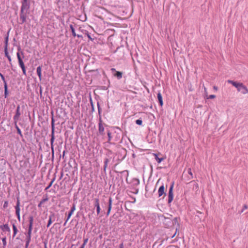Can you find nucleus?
<instances>
[{
	"mask_svg": "<svg viewBox=\"0 0 248 248\" xmlns=\"http://www.w3.org/2000/svg\"><path fill=\"white\" fill-rule=\"evenodd\" d=\"M4 54H5V56L8 58V61H9L10 64H12V63H11L12 59H11L10 56H9V55L8 54V48H6V47H4Z\"/></svg>",
	"mask_w": 248,
	"mask_h": 248,
	"instance_id": "16",
	"label": "nucleus"
},
{
	"mask_svg": "<svg viewBox=\"0 0 248 248\" xmlns=\"http://www.w3.org/2000/svg\"><path fill=\"white\" fill-rule=\"evenodd\" d=\"M119 248H124V245L123 243L120 245Z\"/></svg>",
	"mask_w": 248,
	"mask_h": 248,
	"instance_id": "41",
	"label": "nucleus"
},
{
	"mask_svg": "<svg viewBox=\"0 0 248 248\" xmlns=\"http://www.w3.org/2000/svg\"><path fill=\"white\" fill-rule=\"evenodd\" d=\"M16 55H17V58L18 63H19V65L22 70L23 74L26 76V70L25 66L24 64L23 61L20 56V53L19 52H17Z\"/></svg>",
	"mask_w": 248,
	"mask_h": 248,
	"instance_id": "2",
	"label": "nucleus"
},
{
	"mask_svg": "<svg viewBox=\"0 0 248 248\" xmlns=\"http://www.w3.org/2000/svg\"><path fill=\"white\" fill-rule=\"evenodd\" d=\"M240 90L238 91L239 92H241L243 94H246L248 93V88L242 83V86H240Z\"/></svg>",
	"mask_w": 248,
	"mask_h": 248,
	"instance_id": "15",
	"label": "nucleus"
},
{
	"mask_svg": "<svg viewBox=\"0 0 248 248\" xmlns=\"http://www.w3.org/2000/svg\"><path fill=\"white\" fill-rule=\"evenodd\" d=\"M112 200L111 198H109L108 200V212L107 213V215L108 216L110 213L111 208H112Z\"/></svg>",
	"mask_w": 248,
	"mask_h": 248,
	"instance_id": "13",
	"label": "nucleus"
},
{
	"mask_svg": "<svg viewBox=\"0 0 248 248\" xmlns=\"http://www.w3.org/2000/svg\"><path fill=\"white\" fill-rule=\"evenodd\" d=\"M204 91L206 93H207V89L206 88H204Z\"/></svg>",
	"mask_w": 248,
	"mask_h": 248,
	"instance_id": "45",
	"label": "nucleus"
},
{
	"mask_svg": "<svg viewBox=\"0 0 248 248\" xmlns=\"http://www.w3.org/2000/svg\"><path fill=\"white\" fill-rule=\"evenodd\" d=\"M8 202L7 201H5L4 203V204H3V207L4 208H6L8 206Z\"/></svg>",
	"mask_w": 248,
	"mask_h": 248,
	"instance_id": "40",
	"label": "nucleus"
},
{
	"mask_svg": "<svg viewBox=\"0 0 248 248\" xmlns=\"http://www.w3.org/2000/svg\"><path fill=\"white\" fill-rule=\"evenodd\" d=\"M99 131L101 134H103L104 131V127L101 123L99 124Z\"/></svg>",
	"mask_w": 248,
	"mask_h": 248,
	"instance_id": "23",
	"label": "nucleus"
},
{
	"mask_svg": "<svg viewBox=\"0 0 248 248\" xmlns=\"http://www.w3.org/2000/svg\"><path fill=\"white\" fill-rule=\"evenodd\" d=\"M109 162V160L108 158H106L105 159V162H104V170H106V169L107 168V166H108V162Z\"/></svg>",
	"mask_w": 248,
	"mask_h": 248,
	"instance_id": "30",
	"label": "nucleus"
},
{
	"mask_svg": "<svg viewBox=\"0 0 248 248\" xmlns=\"http://www.w3.org/2000/svg\"><path fill=\"white\" fill-rule=\"evenodd\" d=\"M154 155L155 156V159L158 163H160L164 160V158H163L158 157L157 155L155 154H154Z\"/></svg>",
	"mask_w": 248,
	"mask_h": 248,
	"instance_id": "24",
	"label": "nucleus"
},
{
	"mask_svg": "<svg viewBox=\"0 0 248 248\" xmlns=\"http://www.w3.org/2000/svg\"><path fill=\"white\" fill-rule=\"evenodd\" d=\"M157 98H158L160 105L161 106H162L163 104V99H162V95L160 92H159L157 93Z\"/></svg>",
	"mask_w": 248,
	"mask_h": 248,
	"instance_id": "18",
	"label": "nucleus"
},
{
	"mask_svg": "<svg viewBox=\"0 0 248 248\" xmlns=\"http://www.w3.org/2000/svg\"><path fill=\"white\" fill-rule=\"evenodd\" d=\"M8 36H7L5 39V46L4 47H8Z\"/></svg>",
	"mask_w": 248,
	"mask_h": 248,
	"instance_id": "31",
	"label": "nucleus"
},
{
	"mask_svg": "<svg viewBox=\"0 0 248 248\" xmlns=\"http://www.w3.org/2000/svg\"><path fill=\"white\" fill-rule=\"evenodd\" d=\"M114 76L118 78H121L122 77V73L121 72L117 71Z\"/></svg>",
	"mask_w": 248,
	"mask_h": 248,
	"instance_id": "27",
	"label": "nucleus"
},
{
	"mask_svg": "<svg viewBox=\"0 0 248 248\" xmlns=\"http://www.w3.org/2000/svg\"><path fill=\"white\" fill-rule=\"evenodd\" d=\"M248 206L247 205H244V209H248Z\"/></svg>",
	"mask_w": 248,
	"mask_h": 248,
	"instance_id": "44",
	"label": "nucleus"
},
{
	"mask_svg": "<svg viewBox=\"0 0 248 248\" xmlns=\"http://www.w3.org/2000/svg\"><path fill=\"white\" fill-rule=\"evenodd\" d=\"M31 240V235H27V238H26V245H25L26 248H27L29 246V243H30Z\"/></svg>",
	"mask_w": 248,
	"mask_h": 248,
	"instance_id": "21",
	"label": "nucleus"
},
{
	"mask_svg": "<svg viewBox=\"0 0 248 248\" xmlns=\"http://www.w3.org/2000/svg\"><path fill=\"white\" fill-rule=\"evenodd\" d=\"M158 196L159 197H161V196H162L163 194L166 195V193L165 192V187H164V185H162L159 188V189H158Z\"/></svg>",
	"mask_w": 248,
	"mask_h": 248,
	"instance_id": "12",
	"label": "nucleus"
},
{
	"mask_svg": "<svg viewBox=\"0 0 248 248\" xmlns=\"http://www.w3.org/2000/svg\"><path fill=\"white\" fill-rule=\"evenodd\" d=\"M21 53L22 55H23V52L22 51L21 52ZM23 57H24V56H23Z\"/></svg>",
	"mask_w": 248,
	"mask_h": 248,
	"instance_id": "48",
	"label": "nucleus"
},
{
	"mask_svg": "<svg viewBox=\"0 0 248 248\" xmlns=\"http://www.w3.org/2000/svg\"><path fill=\"white\" fill-rule=\"evenodd\" d=\"M76 210V205L74 203L73 204V207H72L71 209V211H70V212L69 213L68 215V216H67V217L66 218V220L65 222V223H64V225L65 226L67 221L68 220V219L70 218L71 216L72 215V214H73V212Z\"/></svg>",
	"mask_w": 248,
	"mask_h": 248,
	"instance_id": "11",
	"label": "nucleus"
},
{
	"mask_svg": "<svg viewBox=\"0 0 248 248\" xmlns=\"http://www.w3.org/2000/svg\"><path fill=\"white\" fill-rule=\"evenodd\" d=\"M2 242L3 244V248H5V247L6 246L7 242H6V237H4L2 238Z\"/></svg>",
	"mask_w": 248,
	"mask_h": 248,
	"instance_id": "28",
	"label": "nucleus"
},
{
	"mask_svg": "<svg viewBox=\"0 0 248 248\" xmlns=\"http://www.w3.org/2000/svg\"><path fill=\"white\" fill-rule=\"evenodd\" d=\"M34 218L32 216H30L29 217V222L33 223Z\"/></svg>",
	"mask_w": 248,
	"mask_h": 248,
	"instance_id": "35",
	"label": "nucleus"
},
{
	"mask_svg": "<svg viewBox=\"0 0 248 248\" xmlns=\"http://www.w3.org/2000/svg\"><path fill=\"white\" fill-rule=\"evenodd\" d=\"M176 233L172 236V237H174V235H175Z\"/></svg>",
	"mask_w": 248,
	"mask_h": 248,
	"instance_id": "50",
	"label": "nucleus"
},
{
	"mask_svg": "<svg viewBox=\"0 0 248 248\" xmlns=\"http://www.w3.org/2000/svg\"><path fill=\"white\" fill-rule=\"evenodd\" d=\"M76 210V205L74 203L73 204V207H72L71 209V211H70V212L69 213L68 215V216H67V217L66 218V220L65 222V223H64V225L65 226L67 221L68 220V219L70 218L71 216L72 215V214H73V212Z\"/></svg>",
	"mask_w": 248,
	"mask_h": 248,
	"instance_id": "10",
	"label": "nucleus"
},
{
	"mask_svg": "<svg viewBox=\"0 0 248 248\" xmlns=\"http://www.w3.org/2000/svg\"><path fill=\"white\" fill-rule=\"evenodd\" d=\"M51 127H52V131L51 134V139H50V144H51V149L52 150V154H54V145L53 143L55 140V136H54V120L52 119L51 122Z\"/></svg>",
	"mask_w": 248,
	"mask_h": 248,
	"instance_id": "1",
	"label": "nucleus"
},
{
	"mask_svg": "<svg viewBox=\"0 0 248 248\" xmlns=\"http://www.w3.org/2000/svg\"><path fill=\"white\" fill-rule=\"evenodd\" d=\"M94 205L96 208L97 214L99 215L100 213L101 209L98 199L96 198L94 200Z\"/></svg>",
	"mask_w": 248,
	"mask_h": 248,
	"instance_id": "7",
	"label": "nucleus"
},
{
	"mask_svg": "<svg viewBox=\"0 0 248 248\" xmlns=\"http://www.w3.org/2000/svg\"><path fill=\"white\" fill-rule=\"evenodd\" d=\"M16 209V214L17 216V218L19 220H20V201L18 198L17 199V202L16 205L15 206Z\"/></svg>",
	"mask_w": 248,
	"mask_h": 248,
	"instance_id": "4",
	"label": "nucleus"
},
{
	"mask_svg": "<svg viewBox=\"0 0 248 248\" xmlns=\"http://www.w3.org/2000/svg\"><path fill=\"white\" fill-rule=\"evenodd\" d=\"M1 229L3 230H5L9 232H10V229L8 226V225L7 224H4L3 226H1Z\"/></svg>",
	"mask_w": 248,
	"mask_h": 248,
	"instance_id": "22",
	"label": "nucleus"
},
{
	"mask_svg": "<svg viewBox=\"0 0 248 248\" xmlns=\"http://www.w3.org/2000/svg\"><path fill=\"white\" fill-rule=\"evenodd\" d=\"M41 72H42L41 67L40 66L37 67V69H36V72H37V75L38 76L40 80H41V78H42Z\"/></svg>",
	"mask_w": 248,
	"mask_h": 248,
	"instance_id": "17",
	"label": "nucleus"
},
{
	"mask_svg": "<svg viewBox=\"0 0 248 248\" xmlns=\"http://www.w3.org/2000/svg\"><path fill=\"white\" fill-rule=\"evenodd\" d=\"M32 225H33V223L29 222V229H28V231L27 232V235H31Z\"/></svg>",
	"mask_w": 248,
	"mask_h": 248,
	"instance_id": "20",
	"label": "nucleus"
},
{
	"mask_svg": "<svg viewBox=\"0 0 248 248\" xmlns=\"http://www.w3.org/2000/svg\"><path fill=\"white\" fill-rule=\"evenodd\" d=\"M70 27H71V30L72 31L73 34L75 36L76 35L75 31L74 28H73L72 26H71Z\"/></svg>",
	"mask_w": 248,
	"mask_h": 248,
	"instance_id": "39",
	"label": "nucleus"
},
{
	"mask_svg": "<svg viewBox=\"0 0 248 248\" xmlns=\"http://www.w3.org/2000/svg\"><path fill=\"white\" fill-rule=\"evenodd\" d=\"M108 137H110V134L109 133H108Z\"/></svg>",
	"mask_w": 248,
	"mask_h": 248,
	"instance_id": "47",
	"label": "nucleus"
},
{
	"mask_svg": "<svg viewBox=\"0 0 248 248\" xmlns=\"http://www.w3.org/2000/svg\"><path fill=\"white\" fill-rule=\"evenodd\" d=\"M159 179L158 180L157 183H156V185L159 183Z\"/></svg>",
	"mask_w": 248,
	"mask_h": 248,
	"instance_id": "49",
	"label": "nucleus"
},
{
	"mask_svg": "<svg viewBox=\"0 0 248 248\" xmlns=\"http://www.w3.org/2000/svg\"><path fill=\"white\" fill-rule=\"evenodd\" d=\"M16 128L17 129V131L18 134H19V135L22 136L21 131L20 129V128L17 125H16Z\"/></svg>",
	"mask_w": 248,
	"mask_h": 248,
	"instance_id": "34",
	"label": "nucleus"
},
{
	"mask_svg": "<svg viewBox=\"0 0 248 248\" xmlns=\"http://www.w3.org/2000/svg\"><path fill=\"white\" fill-rule=\"evenodd\" d=\"M0 76L2 81H3L4 84L5 85V83H6V80L5 79L4 77L3 76V75L1 73H0Z\"/></svg>",
	"mask_w": 248,
	"mask_h": 248,
	"instance_id": "32",
	"label": "nucleus"
},
{
	"mask_svg": "<svg viewBox=\"0 0 248 248\" xmlns=\"http://www.w3.org/2000/svg\"><path fill=\"white\" fill-rule=\"evenodd\" d=\"M191 183H193V189L196 191H198L199 189L198 184L195 181H191Z\"/></svg>",
	"mask_w": 248,
	"mask_h": 248,
	"instance_id": "19",
	"label": "nucleus"
},
{
	"mask_svg": "<svg viewBox=\"0 0 248 248\" xmlns=\"http://www.w3.org/2000/svg\"><path fill=\"white\" fill-rule=\"evenodd\" d=\"M111 70H112V71H115V69L114 68H112V69H111Z\"/></svg>",
	"mask_w": 248,
	"mask_h": 248,
	"instance_id": "46",
	"label": "nucleus"
},
{
	"mask_svg": "<svg viewBox=\"0 0 248 248\" xmlns=\"http://www.w3.org/2000/svg\"><path fill=\"white\" fill-rule=\"evenodd\" d=\"M227 82L229 83L232 84L233 86L236 87L238 91H240L241 90L240 86H242V83L236 82L231 80H228Z\"/></svg>",
	"mask_w": 248,
	"mask_h": 248,
	"instance_id": "8",
	"label": "nucleus"
},
{
	"mask_svg": "<svg viewBox=\"0 0 248 248\" xmlns=\"http://www.w3.org/2000/svg\"><path fill=\"white\" fill-rule=\"evenodd\" d=\"M20 114H21L20 112V106H18L16 108V113L13 118L14 122L15 123H16L18 121Z\"/></svg>",
	"mask_w": 248,
	"mask_h": 248,
	"instance_id": "6",
	"label": "nucleus"
},
{
	"mask_svg": "<svg viewBox=\"0 0 248 248\" xmlns=\"http://www.w3.org/2000/svg\"><path fill=\"white\" fill-rule=\"evenodd\" d=\"M173 184L170 186L169 189V191L168 193V202L170 203L173 199Z\"/></svg>",
	"mask_w": 248,
	"mask_h": 248,
	"instance_id": "5",
	"label": "nucleus"
},
{
	"mask_svg": "<svg viewBox=\"0 0 248 248\" xmlns=\"http://www.w3.org/2000/svg\"><path fill=\"white\" fill-rule=\"evenodd\" d=\"M55 215L54 214H52L49 217V220L48 221V223L47 224V227L48 228L50 225L51 224L53 221H54Z\"/></svg>",
	"mask_w": 248,
	"mask_h": 248,
	"instance_id": "14",
	"label": "nucleus"
},
{
	"mask_svg": "<svg viewBox=\"0 0 248 248\" xmlns=\"http://www.w3.org/2000/svg\"><path fill=\"white\" fill-rule=\"evenodd\" d=\"M55 179H53L51 181V182L50 183L49 185L47 186V187L46 188V189L49 188L51 186V185H52V183H53V182L54 181Z\"/></svg>",
	"mask_w": 248,
	"mask_h": 248,
	"instance_id": "36",
	"label": "nucleus"
},
{
	"mask_svg": "<svg viewBox=\"0 0 248 248\" xmlns=\"http://www.w3.org/2000/svg\"><path fill=\"white\" fill-rule=\"evenodd\" d=\"M39 206H41V203L38 205Z\"/></svg>",
	"mask_w": 248,
	"mask_h": 248,
	"instance_id": "51",
	"label": "nucleus"
},
{
	"mask_svg": "<svg viewBox=\"0 0 248 248\" xmlns=\"http://www.w3.org/2000/svg\"><path fill=\"white\" fill-rule=\"evenodd\" d=\"M136 123L138 125H141L142 124V121L140 119L137 120L136 121Z\"/></svg>",
	"mask_w": 248,
	"mask_h": 248,
	"instance_id": "33",
	"label": "nucleus"
},
{
	"mask_svg": "<svg viewBox=\"0 0 248 248\" xmlns=\"http://www.w3.org/2000/svg\"><path fill=\"white\" fill-rule=\"evenodd\" d=\"M216 97V95H213V94H212V95H209L208 97H207V99H214Z\"/></svg>",
	"mask_w": 248,
	"mask_h": 248,
	"instance_id": "37",
	"label": "nucleus"
},
{
	"mask_svg": "<svg viewBox=\"0 0 248 248\" xmlns=\"http://www.w3.org/2000/svg\"><path fill=\"white\" fill-rule=\"evenodd\" d=\"M30 8V4L28 2V0H22V5L21 7V12H26Z\"/></svg>",
	"mask_w": 248,
	"mask_h": 248,
	"instance_id": "3",
	"label": "nucleus"
},
{
	"mask_svg": "<svg viewBox=\"0 0 248 248\" xmlns=\"http://www.w3.org/2000/svg\"><path fill=\"white\" fill-rule=\"evenodd\" d=\"M77 243L75 242V244H72L71 248H77Z\"/></svg>",
	"mask_w": 248,
	"mask_h": 248,
	"instance_id": "38",
	"label": "nucleus"
},
{
	"mask_svg": "<svg viewBox=\"0 0 248 248\" xmlns=\"http://www.w3.org/2000/svg\"><path fill=\"white\" fill-rule=\"evenodd\" d=\"M187 171H188V174L190 175V178H189V179H192V178H193V173H192V171H191V169L190 168H189V169H188Z\"/></svg>",
	"mask_w": 248,
	"mask_h": 248,
	"instance_id": "29",
	"label": "nucleus"
},
{
	"mask_svg": "<svg viewBox=\"0 0 248 248\" xmlns=\"http://www.w3.org/2000/svg\"><path fill=\"white\" fill-rule=\"evenodd\" d=\"M8 95V89L7 83L4 85V97L6 98Z\"/></svg>",
	"mask_w": 248,
	"mask_h": 248,
	"instance_id": "26",
	"label": "nucleus"
},
{
	"mask_svg": "<svg viewBox=\"0 0 248 248\" xmlns=\"http://www.w3.org/2000/svg\"><path fill=\"white\" fill-rule=\"evenodd\" d=\"M87 239H86L85 242H84V243L83 244V245L80 248H84V245L86 244V243L87 242Z\"/></svg>",
	"mask_w": 248,
	"mask_h": 248,
	"instance_id": "43",
	"label": "nucleus"
},
{
	"mask_svg": "<svg viewBox=\"0 0 248 248\" xmlns=\"http://www.w3.org/2000/svg\"><path fill=\"white\" fill-rule=\"evenodd\" d=\"M27 17V12H20V19L22 21L21 23L26 22Z\"/></svg>",
	"mask_w": 248,
	"mask_h": 248,
	"instance_id": "9",
	"label": "nucleus"
},
{
	"mask_svg": "<svg viewBox=\"0 0 248 248\" xmlns=\"http://www.w3.org/2000/svg\"><path fill=\"white\" fill-rule=\"evenodd\" d=\"M13 231H14L13 237H15L16 236V234L18 231H17L16 226L14 224H13Z\"/></svg>",
	"mask_w": 248,
	"mask_h": 248,
	"instance_id": "25",
	"label": "nucleus"
},
{
	"mask_svg": "<svg viewBox=\"0 0 248 248\" xmlns=\"http://www.w3.org/2000/svg\"><path fill=\"white\" fill-rule=\"evenodd\" d=\"M213 88L216 91H217V90H218L217 87V86H214Z\"/></svg>",
	"mask_w": 248,
	"mask_h": 248,
	"instance_id": "42",
	"label": "nucleus"
}]
</instances>
